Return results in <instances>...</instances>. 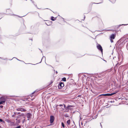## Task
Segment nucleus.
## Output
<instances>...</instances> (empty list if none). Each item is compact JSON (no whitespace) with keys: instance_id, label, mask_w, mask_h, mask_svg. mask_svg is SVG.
<instances>
[{"instance_id":"1","label":"nucleus","mask_w":128,"mask_h":128,"mask_svg":"<svg viewBox=\"0 0 128 128\" xmlns=\"http://www.w3.org/2000/svg\"><path fill=\"white\" fill-rule=\"evenodd\" d=\"M64 86V85L63 82H60L58 84V88L59 89H61Z\"/></svg>"},{"instance_id":"2","label":"nucleus","mask_w":128,"mask_h":128,"mask_svg":"<svg viewBox=\"0 0 128 128\" xmlns=\"http://www.w3.org/2000/svg\"><path fill=\"white\" fill-rule=\"evenodd\" d=\"M54 120V116H50V121L51 124L52 123Z\"/></svg>"},{"instance_id":"3","label":"nucleus","mask_w":128,"mask_h":128,"mask_svg":"<svg viewBox=\"0 0 128 128\" xmlns=\"http://www.w3.org/2000/svg\"><path fill=\"white\" fill-rule=\"evenodd\" d=\"M26 117L28 118V120H29L32 116V114L30 113H28L26 114Z\"/></svg>"},{"instance_id":"4","label":"nucleus","mask_w":128,"mask_h":128,"mask_svg":"<svg viewBox=\"0 0 128 128\" xmlns=\"http://www.w3.org/2000/svg\"><path fill=\"white\" fill-rule=\"evenodd\" d=\"M97 48L102 53L103 51V49L101 45L100 44H98V45L97 46Z\"/></svg>"},{"instance_id":"5","label":"nucleus","mask_w":128,"mask_h":128,"mask_svg":"<svg viewBox=\"0 0 128 128\" xmlns=\"http://www.w3.org/2000/svg\"><path fill=\"white\" fill-rule=\"evenodd\" d=\"M116 37V35L114 34H112L110 36V38L111 39L114 40L115 38Z\"/></svg>"},{"instance_id":"6","label":"nucleus","mask_w":128,"mask_h":128,"mask_svg":"<svg viewBox=\"0 0 128 128\" xmlns=\"http://www.w3.org/2000/svg\"><path fill=\"white\" fill-rule=\"evenodd\" d=\"M6 100V98L3 97H1L0 98V101H4L5 102Z\"/></svg>"},{"instance_id":"7","label":"nucleus","mask_w":128,"mask_h":128,"mask_svg":"<svg viewBox=\"0 0 128 128\" xmlns=\"http://www.w3.org/2000/svg\"><path fill=\"white\" fill-rule=\"evenodd\" d=\"M10 126H14L15 125V123L14 122H10Z\"/></svg>"},{"instance_id":"8","label":"nucleus","mask_w":128,"mask_h":128,"mask_svg":"<svg viewBox=\"0 0 128 128\" xmlns=\"http://www.w3.org/2000/svg\"><path fill=\"white\" fill-rule=\"evenodd\" d=\"M21 120L20 119H18V120L16 122V124L17 125H18L19 124Z\"/></svg>"},{"instance_id":"9","label":"nucleus","mask_w":128,"mask_h":128,"mask_svg":"<svg viewBox=\"0 0 128 128\" xmlns=\"http://www.w3.org/2000/svg\"><path fill=\"white\" fill-rule=\"evenodd\" d=\"M21 111L22 112H25L26 111V109L20 107Z\"/></svg>"},{"instance_id":"10","label":"nucleus","mask_w":128,"mask_h":128,"mask_svg":"<svg viewBox=\"0 0 128 128\" xmlns=\"http://www.w3.org/2000/svg\"><path fill=\"white\" fill-rule=\"evenodd\" d=\"M56 18H54V17L52 16L51 17V20L52 21H54L56 20Z\"/></svg>"},{"instance_id":"11","label":"nucleus","mask_w":128,"mask_h":128,"mask_svg":"<svg viewBox=\"0 0 128 128\" xmlns=\"http://www.w3.org/2000/svg\"><path fill=\"white\" fill-rule=\"evenodd\" d=\"M63 106H64V108H66V109H69V107L70 106H68L67 107H66V106L65 105L63 104Z\"/></svg>"},{"instance_id":"12","label":"nucleus","mask_w":128,"mask_h":128,"mask_svg":"<svg viewBox=\"0 0 128 128\" xmlns=\"http://www.w3.org/2000/svg\"><path fill=\"white\" fill-rule=\"evenodd\" d=\"M107 96V94H100L99 96Z\"/></svg>"},{"instance_id":"13","label":"nucleus","mask_w":128,"mask_h":128,"mask_svg":"<svg viewBox=\"0 0 128 128\" xmlns=\"http://www.w3.org/2000/svg\"><path fill=\"white\" fill-rule=\"evenodd\" d=\"M107 96H111L113 95H114L113 93H112L111 94H107Z\"/></svg>"},{"instance_id":"14","label":"nucleus","mask_w":128,"mask_h":128,"mask_svg":"<svg viewBox=\"0 0 128 128\" xmlns=\"http://www.w3.org/2000/svg\"><path fill=\"white\" fill-rule=\"evenodd\" d=\"M5 102L4 101H0V104H4Z\"/></svg>"},{"instance_id":"15","label":"nucleus","mask_w":128,"mask_h":128,"mask_svg":"<svg viewBox=\"0 0 128 128\" xmlns=\"http://www.w3.org/2000/svg\"><path fill=\"white\" fill-rule=\"evenodd\" d=\"M66 78L65 77H64L62 79V80L64 82H65L66 81Z\"/></svg>"},{"instance_id":"16","label":"nucleus","mask_w":128,"mask_h":128,"mask_svg":"<svg viewBox=\"0 0 128 128\" xmlns=\"http://www.w3.org/2000/svg\"><path fill=\"white\" fill-rule=\"evenodd\" d=\"M67 123L68 125H70V120H68L67 121Z\"/></svg>"},{"instance_id":"17","label":"nucleus","mask_w":128,"mask_h":128,"mask_svg":"<svg viewBox=\"0 0 128 128\" xmlns=\"http://www.w3.org/2000/svg\"><path fill=\"white\" fill-rule=\"evenodd\" d=\"M119 90H116V91H115L114 92H113V94H116V93H117L118 92H119Z\"/></svg>"},{"instance_id":"18","label":"nucleus","mask_w":128,"mask_h":128,"mask_svg":"<svg viewBox=\"0 0 128 128\" xmlns=\"http://www.w3.org/2000/svg\"><path fill=\"white\" fill-rule=\"evenodd\" d=\"M49 22V24H47L46 23H45V24L47 25V26H49L50 25V24H52V22H50V21H48Z\"/></svg>"},{"instance_id":"19","label":"nucleus","mask_w":128,"mask_h":128,"mask_svg":"<svg viewBox=\"0 0 128 128\" xmlns=\"http://www.w3.org/2000/svg\"><path fill=\"white\" fill-rule=\"evenodd\" d=\"M120 65V63H118L116 64L115 66L118 67Z\"/></svg>"},{"instance_id":"20","label":"nucleus","mask_w":128,"mask_h":128,"mask_svg":"<svg viewBox=\"0 0 128 128\" xmlns=\"http://www.w3.org/2000/svg\"><path fill=\"white\" fill-rule=\"evenodd\" d=\"M14 114H13L12 116L13 117H14L15 116V115L16 114V112H14Z\"/></svg>"},{"instance_id":"21","label":"nucleus","mask_w":128,"mask_h":128,"mask_svg":"<svg viewBox=\"0 0 128 128\" xmlns=\"http://www.w3.org/2000/svg\"><path fill=\"white\" fill-rule=\"evenodd\" d=\"M16 110L17 111H21L20 110V107L19 108H16Z\"/></svg>"},{"instance_id":"22","label":"nucleus","mask_w":128,"mask_h":128,"mask_svg":"<svg viewBox=\"0 0 128 128\" xmlns=\"http://www.w3.org/2000/svg\"><path fill=\"white\" fill-rule=\"evenodd\" d=\"M6 121L8 122L9 123H10L11 122V121L8 119H7L6 120Z\"/></svg>"},{"instance_id":"23","label":"nucleus","mask_w":128,"mask_h":128,"mask_svg":"<svg viewBox=\"0 0 128 128\" xmlns=\"http://www.w3.org/2000/svg\"><path fill=\"white\" fill-rule=\"evenodd\" d=\"M0 122H2L3 123L4 122V121L1 118H0Z\"/></svg>"},{"instance_id":"24","label":"nucleus","mask_w":128,"mask_h":128,"mask_svg":"<svg viewBox=\"0 0 128 128\" xmlns=\"http://www.w3.org/2000/svg\"><path fill=\"white\" fill-rule=\"evenodd\" d=\"M62 126L64 128V124L62 122Z\"/></svg>"},{"instance_id":"25","label":"nucleus","mask_w":128,"mask_h":128,"mask_svg":"<svg viewBox=\"0 0 128 128\" xmlns=\"http://www.w3.org/2000/svg\"><path fill=\"white\" fill-rule=\"evenodd\" d=\"M21 128V126L20 125L17 126L15 128Z\"/></svg>"},{"instance_id":"26","label":"nucleus","mask_w":128,"mask_h":128,"mask_svg":"<svg viewBox=\"0 0 128 128\" xmlns=\"http://www.w3.org/2000/svg\"><path fill=\"white\" fill-rule=\"evenodd\" d=\"M43 58H44L45 59V60H46L45 57V56H43V57L42 58V60H41V62H39V63H40L41 62V61H42V59H43Z\"/></svg>"},{"instance_id":"27","label":"nucleus","mask_w":128,"mask_h":128,"mask_svg":"<svg viewBox=\"0 0 128 128\" xmlns=\"http://www.w3.org/2000/svg\"><path fill=\"white\" fill-rule=\"evenodd\" d=\"M24 114H20V115H19V116H24Z\"/></svg>"},{"instance_id":"28","label":"nucleus","mask_w":128,"mask_h":128,"mask_svg":"<svg viewBox=\"0 0 128 128\" xmlns=\"http://www.w3.org/2000/svg\"><path fill=\"white\" fill-rule=\"evenodd\" d=\"M110 39V42L112 43L114 41L112 39Z\"/></svg>"},{"instance_id":"29","label":"nucleus","mask_w":128,"mask_h":128,"mask_svg":"<svg viewBox=\"0 0 128 128\" xmlns=\"http://www.w3.org/2000/svg\"><path fill=\"white\" fill-rule=\"evenodd\" d=\"M3 107V106H0V108H2Z\"/></svg>"},{"instance_id":"30","label":"nucleus","mask_w":128,"mask_h":128,"mask_svg":"<svg viewBox=\"0 0 128 128\" xmlns=\"http://www.w3.org/2000/svg\"><path fill=\"white\" fill-rule=\"evenodd\" d=\"M59 106H63V104H60L59 105Z\"/></svg>"},{"instance_id":"31","label":"nucleus","mask_w":128,"mask_h":128,"mask_svg":"<svg viewBox=\"0 0 128 128\" xmlns=\"http://www.w3.org/2000/svg\"><path fill=\"white\" fill-rule=\"evenodd\" d=\"M10 16H12V15H15V14H10Z\"/></svg>"},{"instance_id":"32","label":"nucleus","mask_w":128,"mask_h":128,"mask_svg":"<svg viewBox=\"0 0 128 128\" xmlns=\"http://www.w3.org/2000/svg\"><path fill=\"white\" fill-rule=\"evenodd\" d=\"M20 116H19V115L18 116H17V117H16V118H19V117H20Z\"/></svg>"},{"instance_id":"33","label":"nucleus","mask_w":128,"mask_h":128,"mask_svg":"<svg viewBox=\"0 0 128 128\" xmlns=\"http://www.w3.org/2000/svg\"><path fill=\"white\" fill-rule=\"evenodd\" d=\"M100 126H101V128H102V125L101 124V123H100Z\"/></svg>"},{"instance_id":"34","label":"nucleus","mask_w":128,"mask_h":128,"mask_svg":"<svg viewBox=\"0 0 128 128\" xmlns=\"http://www.w3.org/2000/svg\"><path fill=\"white\" fill-rule=\"evenodd\" d=\"M128 25V24H122V25H123L125 26V25Z\"/></svg>"},{"instance_id":"35","label":"nucleus","mask_w":128,"mask_h":128,"mask_svg":"<svg viewBox=\"0 0 128 128\" xmlns=\"http://www.w3.org/2000/svg\"><path fill=\"white\" fill-rule=\"evenodd\" d=\"M116 1V0H114V2H112V3H114Z\"/></svg>"},{"instance_id":"36","label":"nucleus","mask_w":128,"mask_h":128,"mask_svg":"<svg viewBox=\"0 0 128 128\" xmlns=\"http://www.w3.org/2000/svg\"><path fill=\"white\" fill-rule=\"evenodd\" d=\"M126 47L127 48L128 47V43L126 45Z\"/></svg>"},{"instance_id":"37","label":"nucleus","mask_w":128,"mask_h":128,"mask_svg":"<svg viewBox=\"0 0 128 128\" xmlns=\"http://www.w3.org/2000/svg\"><path fill=\"white\" fill-rule=\"evenodd\" d=\"M16 114H20V112H16Z\"/></svg>"},{"instance_id":"38","label":"nucleus","mask_w":128,"mask_h":128,"mask_svg":"<svg viewBox=\"0 0 128 128\" xmlns=\"http://www.w3.org/2000/svg\"><path fill=\"white\" fill-rule=\"evenodd\" d=\"M17 59L18 60L20 61H22V62H24L23 61H21V60H18V59Z\"/></svg>"},{"instance_id":"39","label":"nucleus","mask_w":128,"mask_h":128,"mask_svg":"<svg viewBox=\"0 0 128 128\" xmlns=\"http://www.w3.org/2000/svg\"><path fill=\"white\" fill-rule=\"evenodd\" d=\"M18 118H17L16 119V121H17V120H18Z\"/></svg>"},{"instance_id":"40","label":"nucleus","mask_w":128,"mask_h":128,"mask_svg":"<svg viewBox=\"0 0 128 128\" xmlns=\"http://www.w3.org/2000/svg\"><path fill=\"white\" fill-rule=\"evenodd\" d=\"M28 64H32V65H35V64H31V63H28Z\"/></svg>"},{"instance_id":"41","label":"nucleus","mask_w":128,"mask_h":128,"mask_svg":"<svg viewBox=\"0 0 128 128\" xmlns=\"http://www.w3.org/2000/svg\"><path fill=\"white\" fill-rule=\"evenodd\" d=\"M36 92V91H34V92H33V93H32V94H34L35 92Z\"/></svg>"},{"instance_id":"42","label":"nucleus","mask_w":128,"mask_h":128,"mask_svg":"<svg viewBox=\"0 0 128 128\" xmlns=\"http://www.w3.org/2000/svg\"><path fill=\"white\" fill-rule=\"evenodd\" d=\"M24 120L22 122L23 123L24 122Z\"/></svg>"},{"instance_id":"43","label":"nucleus","mask_w":128,"mask_h":128,"mask_svg":"<svg viewBox=\"0 0 128 128\" xmlns=\"http://www.w3.org/2000/svg\"><path fill=\"white\" fill-rule=\"evenodd\" d=\"M56 74H57L58 73V72H57V71H56Z\"/></svg>"},{"instance_id":"44","label":"nucleus","mask_w":128,"mask_h":128,"mask_svg":"<svg viewBox=\"0 0 128 128\" xmlns=\"http://www.w3.org/2000/svg\"><path fill=\"white\" fill-rule=\"evenodd\" d=\"M85 16H84V19H85Z\"/></svg>"},{"instance_id":"45","label":"nucleus","mask_w":128,"mask_h":128,"mask_svg":"<svg viewBox=\"0 0 128 128\" xmlns=\"http://www.w3.org/2000/svg\"><path fill=\"white\" fill-rule=\"evenodd\" d=\"M0 58L3 59L1 57H0Z\"/></svg>"},{"instance_id":"46","label":"nucleus","mask_w":128,"mask_h":128,"mask_svg":"<svg viewBox=\"0 0 128 128\" xmlns=\"http://www.w3.org/2000/svg\"><path fill=\"white\" fill-rule=\"evenodd\" d=\"M81 124L82 125V122L81 123Z\"/></svg>"},{"instance_id":"47","label":"nucleus","mask_w":128,"mask_h":128,"mask_svg":"<svg viewBox=\"0 0 128 128\" xmlns=\"http://www.w3.org/2000/svg\"><path fill=\"white\" fill-rule=\"evenodd\" d=\"M100 3H96V4H100Z\"/></svg>"},{"instance_id":"48","label":"nucleus","mask_w":128,"mask_h":128,"mask_svg":"<svg viewBox=\"0 0 128 128\" xmlns=\"http://www.w3.org/2000/svg\"><path fill=\"white\" fill-rule=\"evenodd\" d=\"M81 116H80V120H81Z\"/></svg>"},{"instance_id":"49","label":"nucleus","mask_w":128,"mask_h":128,"mask_svg":"<svg viewBox=\"0 0 128 128\" xmlns=\"http://www.w3.org/2000/svg\"><path fill=\"white\" fill-rule=\"evenodd\" d=\"M80 96V95H79V96H79H79Z\"/></svg>"},{"instance_id":"50","label":"nucleus","mask_w":128,"mask_h":128,"mask_svg":"<svg viewBox=\"0 0 128 128\" xmlns=\"http://www.w3.org/2000/svg\"><path fill=\"white\" fill-rule=\"evenodd\" d=\"M6 59H7V58H6V59H4V60Z\"/></svg>"},{"instance_id":"51","label":"nucleus","mask_w":128,"mask_h":128,"mask_svg":"<svg viewBox=\"0 0 128 128\" xmlns=\"http://www.w3.org/2000/svg\"><path fill=\"white\" fill-rule=\"evenodd\" d=\"M33 2V3H34V2Z\"/></svg>"},{"instance_id":"52","label":"nucleus","mask_w":128,"mask_h":128,"mask_svg":"<svg viewBox=\"0 0 128 128\" xmlns=\"http://www.w3.org/2000/svg\"><path fill=\"white\" fill-rule=\"evenodd\" d=\"M16 58L14 57V58Z\"/></svg>"},{"instance_id":"53","label":"nucleus","mask_w":128,"mask_h":128,"mask_svg":"<svg viewBox=\"0 0 128 128\" xmlns=\"http://www.w3.org/2000/svg\"><path fill=\"white\" fill-rule=\"evenodd\" d=\"M93 4H96V3H94Z\"/></svg>"},{"instance_id":"54","label":"nucleus","mask_w":128,"mask_h":128,"mask_svg":"<svg viewBox=\"0 0 128 128\" xmlns=\"http://www.w3.org/2000/svg\"><path fill=\"white\" fill-rule=\"evenodd\" d=\"M22 17H23V16H22ZM22 17V16H21V17Z\"/></svg>"}]
</instances>
